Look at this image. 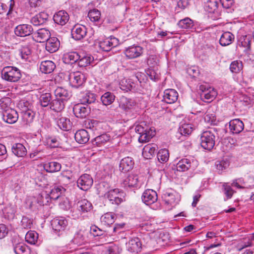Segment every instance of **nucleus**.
I'll return each mask as SVG.
<instances>
[{
  "mask_svg": "<svg viewBox=\"0 0 254 254\" xmlns=\"http://www.w3.org/2000/svg\"><path fill=\"white\" fill-rule=\"evenodd\" d=\"M135 131L140 134L138 141L140 142H146L155 135L154 127H149L146 126L144 122L137 125L135 127Z\"/></svg>",
  "mask_w": 254,
  "mask_h": 254,
  "instance_id": "nucleus-1",
  "label": "nucleus"
},
{
  "mask_svg": "<svg viewBox=\"0 0 254 254\" xmlns=\"http://www.w3.org/2000/svg\"><path fill=\"white\" fill-rule=\"evenodd\" d=\"M1 74L3 79L10 82H16L21 77L20 70L14 66L4 67L1 70Z\"/></svg>",
  "mask_w": 254,
  "mask_h": 254,
  "instance_id": "nucleus-2",
  "label": "nucleus"
},
{
  "mask_svg": "<svg viewBox=\"0 0 254 254\" xmlns=\"http://www.w3.org/2000/svg\"><path fill=\"white\" fill-rule=\"evenodd\" d=\"M216 132L214 129L206 130L201 133V146L205 149L210 150L215 145Z\"/></svg>",
  "mask_w": 254,
  "mask_h": 254,
  "instance_id": "nucleus-3",
  "label": "nucleus"
},
{
  "mask_svg": "<svg viewBox=\"0 0 254 254\" xmlns=\"http://www.w3.org/2000/svg\"><path fill=\"white\" fill-rule=\"evenodd\" d=\"M199 90L201 91L200 98L205 102L209 103L213 101L217 95V92L213 87L207 85H200Z\"/></svg>",
  "mask_w": 254,
  "mask_h": 254,
  "instance_id": "nucleus-4",
  "label": "nucleus"
},
{
  "mask_svg": "<svg viewBox=\"0 0 254 254\" xmlns=\"http://www.w3.org/2000/svg\"><path fill=\"white\" fill-rule=\"evenodd\" d=\"M68 80L72 87L78 88L85 82L86 77L80 71L72 72L68 75Z\"/></svg>",
  "mask_w": 254,
  "mask_h": 254,
  "instance_id": "nucleus-5",
  "label": "nucleus"
},
{
  "mask_svg": "<svg viewBox=\"0 0 254 254\" xmlns=\"http://www.w3.org/2000/svg\"><path fill=\"white\" fill-rule=\"evenodd\" d=\"M122 184L125 188H137L141 185L138 175L134 174H129L123 181Z\"/></svg>",
  "mask_w": 254,
  "mask_h": 254,
  "instance_id": "nucleus-6",
  "label": "nucleus"
},
{
  "mask_svg": "<svg viewBox=\"0 0 254 254\" xmlns=\"http://www.w3.org/2000/svg\"><path fill=\"white\" fill-rule=\"evenodd\" d=\"M93 180L92 177L87 174L82 175L77 181L78 187L83 190L86 191L92 186Z\"/></svg>",
  "mask_w": 254,
  "mask_h": 254,
  "instance_id": "nucleus-7",
  "label": "nucleus"
},
{
  "mask_svg": "<svg viewBox=\"0 0 254 254\" xmlns=\"http://www.w3.org/2000/svg\"><path fill=\"white\" fill-rule=\"evenodd\" d=\"M141 243L137 237L131 238L126 243V248L128 252L132 254H137L141 249Z\"/></svg>",
  "mask_w": 254,
  "mask_h": 254,
  "instance_id": "nucleus-8",
  "label": "nucleus"
},
{
  "mask_svg": "<svg viewBox=\"0 0 254 254\" xmlns=\"http://www.w3.org/2000/svg\"><path fill=\"white\" fill-rule=\"evenodd\" d=\"M107 198L112 204H120L123 199L121 197V194L118 189L111 190L105 194Z\"/></svg>",
  "mask_w": 254,
  "mask_h": 254,
  "instance_id": "nucleus-9",
  "label": "nucleus"
},
{
  "mask_svg": "<svg viewBox=\"0 0 254 254\" xmlns=\"http://www.w3.org/2000/svg\"><path fill=\"white\" fill-rule=\"evenodd\" d=\"M33 29L30 24H19L14 28V33L18 37H24L32 34Z\"/></svg>",
  "mask_w": 254,
  "mask_h": 254,
  "instance_id": "nucleus-10",
  "label": "nucleus"
},
{
  "mask_svg": "<svg viewBox=\"0 0 254 254\" xmlns=\"http://www.w3.org/2000/svg\"><path fill=\"white\" fill-rule=\"evenodd\" d=\"M119 44V40L114 37L106 39L99 43L101 49L105 52L110 51L113 48L117 47Z\"/></svg>",
  "mask_w": 254,
  "mask_h": 254,
  "instance_id": "nucleus-11",
  "label": "nucleus"
},
{
  "mask_svg": "<svg viewBox=\"0 0 254 254\" xmlns=\"http://www.w3.org/2000/svg\"><path fill=\"white\" fill-rule=\"evenodd\" d=\"M51 33L46 28H41L34 32L33 39L37 42L42 43L47 41L50 38Z\"/></svg>",
  "mask_w": 254,
  "mask_h": 254,
  "instance_id": "nucleus-12",
  "label": "nucleus"
},
{
  "mask_svg": "<svg viewBox=\"0 0 254 254\" xmlns=\"http://www.w3.org/2000/svg\"><path fill=\"white\" fill-rule=\"evenodd\" d=\"M143 53V48L139 46H132L126 48L124 54L128 59H133L140 57Z\"/></svg>",
  "mask_w": 254,
  "mask_h": 254,
  "instance_id": "nucleus-13",
  "label": "nucleus"
},
{
  "mask_svg": "<svg viewBox=\"0 0 254 254\" xmlns=\"http://www.w3.org/2000/svg\"><path fill=\"white\" fill-rule=\"evenodd\" d=\"M142 201L146 205H150L157 200V194L155 191L151 189L145 190L141 196Z\"/></svg>",
  "mask_w": 254,
  "mask_h": 254,
  "instance_id": "nucleus-14",
  "label": "nucleus"
},
{
  "mask_svg": "<svg viewBox=\"0 0 254 254\" xmlns=\"http://www.w3.org/2000/svg\"><path fill=\"white\" fill-rule=\"evenodd\" d=\"M86 27L81 25H75L71 30L72 37L76 40L83 38L86 35Z\"/></svg>",
  "mask_w": 254,
  "mask_h": 254,
  "instance_id": "nucleus-15",
  "label": "nucleus"
},
{
  "mask_svg": "<svg viewBox=\"0 0 254 254\" xmlns=\"http://www.w3.org/2000/svg\"><path fill=\"white\" fill-rule=\"evenodd\" d=\"M67 220L63 217L55 218L52 221L51 225L53 229L57 232L64 230L67 225Z\"/></svg>",
  "mask_w": 254,
  "mask_h": 254,
  "instance_id": "nucleus-16",
  "label": "nucleus"
},
{
  "mask_svg": "<svg viewBox=\"0 0 254 254\" xmlns=\"http://www.w3.org/2000/svg\"><path fill=\"white\" fill-rule=\"evenodd\" d=\"M178 25L185 32H192L195 29L193 21L189 17L180 20Z\"/></svg>",
  "mask_w": 254,
  "mask_h": 254,
  "instance_id": "nucleus-17",
  "label": "nucleus"
},
{
  "mask_svg": "<svg viewBox=\"0 0 254 254\" xmlns=\"http://www.w3.org/2000/svg\"><path fill=\"white\" fill-rule=\"evenodd\" d=\"M18 119V115L17 111L13 109H9L2 114L3 120L8 124H14Z\"/></svg>",
  "mask_w": 254,
  "mask_h": 254,
  "instance_id": "nucleus-18",
  "label": "nucleus"
},
{
  "mask_svg": "<svg viewBox=\"0 0 254 254\" xmlns=\"http://www.w3.org/2000/svg\"><path fill=\"white\" fill-rule=\"evenodd\" d=\"M178 98V93L173 89H167L164 92L163 100L168 104L175 103Z\"/></svg>",
  "mask_w": 254,
  "mask_h": 254,
  "instance_id": "nucleus-19",
  "label": "nucleus"
},
{
  "mask_svg": "<svg viewBox=\"0 0 254 254\" xmlns=\"http://www.w3.org/2000/svg\"><path fill=\"white\" fill-rule=\"evenodd\" d=\"M244 123L239 119L232 120L229 122V128L233 134L240 133L244 129Z\"/></svg>",
  "mask_w": 254,
  "mask_h": 254,
  "instance_id": "nucleus-20",
  "label": "nucleus"
},
{
  "mask_svg": "<svg viewBox=\"0 0 254 254\" xmlns=\"http://www.w3.org/2000/svg\"><path fill=\"white\" fill-rule=\"evenodd\" d=\"M69 18V15L66 11L60 10L55 14L53 19L56 23L63 26L68 22Z\"/></svg>",
  "mask_w": 254,
  "mask_h": 254,
  "instance_id": "nucleus-21",
  "label": "nucleus"
},
{
  "mask_svg": "<svg viewBox=\"0 0 254 254\" xmlns=\"http://www.w3.org/2000/svg\"><path fill=\"white\" fill-rule=\"evenodd\" d=\"M88 232L86 230H80L74 235L73 242L77 245H81L88 241L87 235Z\"/></svg>",
  "mask_w": 254,
  "mask_h": 254,
  "instance_id": "nucleus-22",
  "label": "nucleus"
},
{
  "mask_svg": "<svg viewBox=\"0 0 254 254\" xmlns=\"http://www.w3.org/2000/svg\"><path fill=\"white\" fill-rule=\"evenodd\" d=\"M55 95L57 99L65 102L71 97V92L64 88L58 87L55 90Z\"/></svg>",
  "mask_w": 254,
  "mask_h": 254,
  "instance_id": "nucleus-23",
  "label": "nucleus"
},
{
  "mask_svg": "<svg viewBox=\"0 0 254 254\" xmlns=\"http://www.w3.org/2000/svg\"><path fill=\"white\" fill-rule=\"evenodd\" d=\"M157 149L158 147L156 144H147L142 149V155L147 159H151L155 155Z\"/></svg>",
  "mask_w": 254,
  "mask_h": 254,
  "instance_id": "nucleus-24",
  "label": "nucleus"
},
{
  "mask_svg": "<svg viewBox=\"0 0 254 254\" xmlns=\"http://www.w3.org/2000/svg\"><path fill=\"white\" fill-rule=\"evenodd\" d=\"M58 177L59 181L64 185H67L75 180L73 174L70 170L63 171Z\"/></svg>",
  "mask_w": 254,
  "mask_h": 254,
  "instance_id": "nucleus-25",
  "label": "nucleus"
},
{
  "mask_svg": "<svg viewBox=\"0 0 254 254\" xmlns=\"http://www.w3.org/2000/svg\"><path fill=\"white\" fill-rule=\"evenodd\" d=\"M49 15L45 12H41L32 17L31 23L35 26H39L45 23L48 20Z\"/></svg>",
  "mask_w": 254,
  "mask_h": 254,
  "instance_id": "nucleus-26",
  "label": "nucleus"
},
{
  "mask_svg": "<svg viewBox=\"0 0 254 254\" xmlns=\"http://www.w3.org/2000/svg\"><path fill=\"white\" fill-rule=\"evenodd\" d=\"M60 41L56 37H51L46 41V49L51 53L56 52L60 47Z\"/></svg>",
  "mask_w": 254,
  "mask_h": 254,
  "instance_id": "nucleus-27",
  "label": "nucleus"
},
{
  "mask_svg": "<svg viewBox=\"0 0 254 254\" xmlns=\"http://www.w3.org/2000/svg\"><path fill=\"white\" fill-rule=\"evenodd\" d=\"M134 166V161L133 159L130 157H127L120 162V169L122 172H127L131 170Z\"/></svg>",
  "mask_w": 254,
  "mask_h": 254,
  "instance_id": "nucleus-28",
  "label": "nucleus"
},
{
  "mask_svg": "<svg viewBox=\"0 0 254 254\" xmlns=\"http://www.w3.org/2000/svg\"><path fill=\"white\" fill-rule=\"evenodd\" d=\"M73 112L75 116L79 118H85L88 114L87 108L84 106V104L75 105L73 108Z\"/></svg>",
  "mask_w": 254,
  "mask_h": 254,
  "instance_id": "nucleus-29",
  "label": "nucleus"
},
{
  "mask_svg": "<svg viewBox=\"0 0 254 254\" xmlns=\"http://www.w3.org/2000/svg\"><path fill=\"white\" fill-rule=\"evenodd\" d=\"M75 140L80 144H85L89 140L88 132L84 129L78 130L74 134Z\"/></svg>",
  "mask_w": 254,
  "mask_h": 254,
  "instance_id": "nucleus-30",
  "label": "nucleus"
},
{
  "mask_svg": "<svg viewBox=\"0 0 254 254\" xmlns=\"http://www.w3.org/2000/svg\"><path fill=\"white\" fill-rule=\"evenodd\" d=\"M218 0H208L205 5V10L209 13H213L216 15V17L220 15L218 9Z\"/></svg>",
  "mask_w": 254,
  "mask_h": 254,
  "instance_id": "nucleus-31",
  "label": "nucleus"
},
{
  "mask_svg": "<svg viewBox=\"0 0 254 254\" xmlns=\"http://www.w3.org/2000/svg\"><path fill=\"white\" fill-rule=\"evenodd\" d=\"M110 136L107 133H103L95 137L92 143L93 146L100 147L105 144L110 140Z\"/></svg>",
  "mask_w": 254,
  "mask_h": 254,
  "instance_id": "nucleus-32",
  "label": "nucleus"
},
{
  "mask_svg": "<svg viewBox=\"0 0 254 254\" xmlns=\"http://www.w3.org/2000/svg\"><path fill=\"white\" fill-rule=\"evenodd\" d=\"M56 68V65L51 61H44L41 62L40 66L41 71L45 74L52 72Z\"/></svg>",
  "mask_w": 254,
  "mask_h": 254,
  "instance_id": "nucleus-33",
  "label": "nucleus"
},
{
  "mask_svg": "<svg viewBox=\"0 0 254 254\" xmlns=\"http://www.w3.org/2000/svg\"><path fill=\"white\" fill-rule=\"evenodd\" d=\"M79 56L78 64L80 67H86L93 61V57L89 54L81 53Z\"/></svg>",
  "mask_w": 254,
  "mask_h": 254,
  "instance_id": "nucleus-34",
  "label": "nucleus"
},
{
  "mask_svg": "<svg viewBox=\"0 0 254 254\" xmlns=\"http://www.w3.org/2000/svg\"><path fill=\"white\" fill-rule=\"evenodd\" d=\"M57 124L60 129L64 131H67L71 129V124L69 119L61 117L58 118Z\"/></svg>",
  "mask_w": 254,
  "mask_h": 254,
  "instance_id": "nucleus-35",
  "label": "nucleus"
},
{
  "mask_svg": "<svg viewBox=\"0 0 254 254\" xmlns=\"http://www.w3.org/2000/svg\"><path fill=\"white\" fill-rule=\"evenodd\" d=\"M135 105L134 101L131 99L122 96L120 98L119 106L125 111L131 109Z\"/></svg>",
  "mask_w": 254,
  "mask_h": 254,
  "instance_id": "nucleus-36",
  "label": "nucleus"
},
{
  "mask_svg": "<svg viewBox=\"0 0 254 254\" xmlns=\"http://www.w3.org/2000/svg\"><path fill=\"white\" fill-rule=\"evenodd\" d=\"M234 40V35L230 32H224L219 40V43L222 46L230 45Z\"/></svg>",
  "mask_w": 254,
  "mask_h": 254,
  "instance_id": "nucleus-37",
  "label": "nucleus"
},
{
  "mask_svg": "<svg viewBox=\"0 0 254 254\" xmlns=\"http://www.w3.org/2000/svg\"><path fill=\"white\" fill-rule=\"evenodd\" d=\"M60 163L52 161L46 163L44 164V168L47 172L54 173L59 171L61 169Z\"/></svg>",
  "mask_w": 254,
  "mask_h": 254,
  "instance_id": "nucleus-38",
  "label": "nucleus"
},
{
  "mask_svg": "<svg viewBox=\"0 0 254 254\" xmlns=\"http://www.w3.org/2000/svg\"><path fill=\"white\" fill-rule=\"evenodd\" d=\"M120 85L121 89L126 91L136 89L135 84L130 79L124 78L122 79L120 83Z\"/></svg>",
  "mask_w": 254,
  "mask_h": 254,
  "instance_id": "nucleus-39",
  "label": "nucleus"
},
{
  "mask_svg": "<svg viewBox=\"0 0 254 254\" xmlns=\"http://www.w3.org/2000/svg\"><path fill=\"white\" fill-rule=\"evenodd\" d=\"M12 152L16 156L23 157L26 154L27 150L23 144L16 143L12 147Z\"/></svg>",
  "mask_w": 254,
  "mask_h": 254,
  "instance_id": "nucleus-40",
  "label": "nucleus"
},
{
  "mask_svg": "<svg viewBox=\"0 0 254 254\" xmlns=\"http://www.w3.org/2000/svg\"><path fill=\"white\" fill-rule=\"evenodd\" d=\"M191 167V161L187 158H184L180 160L176 165V169L178 171L185 172Z\"/></svg>",
  "mask_w": 254,
  "mask_h": 254,
  "instance_id": "nucleus-41",
  "label": "nucleus"
},
{
  "mask_svg": "<svg viewBox=\"0 0 254 254\" xmlns=\"http://www.w3.org/2000/svg\"><path fill=\"white\" fill-rule=\"evenodd\" d=\"M39 203L40 205H44L43 202L39 201L34 196H27L25 200V204L26 208L34 210L36 207V204Z\"/></svg>",
  "mask_w": 254,
  "mask_h": 254,
  "instance_id": "nucleus-42",
  "label": "nucleus"
},
{
  "mask_svg": "<svg viewBox=\"0 0 254 254\" xmlns=\"http://www.w3.org/2000/svg\"><path fill=\"white\" fill-rule=\"evenodd\" d=\"M76 204L78 206V208L80 209V211L82 213L90 211L92 208L91 203L87 199L81 200Z\"/></svg>",
  "mask_w": 254,
  "mask_h": 254,
  "instance_id": "nucleus-43",
  "label": "nucleus"
},
{
  "mask_svg": "<svg viewBox=\"0 0 254 254\" xmlns=\"http://www.w3.org/2000/svg\"><path fill=\"white\" fill-rule=\"evenodd\" d=\"M49 108L55 112H60L64 108V102L56 98L55 99L52 100Z\"/></svg>",
  "mask_w": 254,
  "mask_h": 254,
  "instance_id": "nucleus-44",
  "label": "nucleus"
},
{
  "mask_svg": "<svg viewBox=\"0 0 254 254\" xmlns=\"http://www.w3.org/2000/svg\"><path fill=\"white\" fill-rule=\"evenodd\" d=\"M19 52L21 59L25 61L31 58L32 51L30 46L28 45H22L19 49Z\"/></svg>",
  "mask_w": 254,
  "mask_h": 254,
  "instance_id": "nucleus-45",
  "label": "nucleus"
},
{
  "mask_svg": "<svg viewBox=\"0 0 254 254\" xmlns=\"http://www.w3.org/2000/svg\"><path fill=\"white\" fill-rule=\"evenodd\" d=\"M65 191V189L62 186H56L50 191L51 199L56 200Z\"/></svg>",
  "mask_w": 254,
  "mask_h": 254,
  "instance_id": "nucleus-46",
  "label": "nucleus"
},
{
  "mask_svg": "<svg viewBox=\"0 0 254 254\" xmlns=\"http://www.w3.org/2000/svg\"><path fill=\"white\" fill-rule=\"evenodd\" d=\"M115 99V95L110 92H106L101 97V100L104 105L108 106L114 102Z\"/></svg>",
  "mask_w": 254,
  "mask_h": 254,
  "instance_id": "nucleus-47",
  "label": "nucleus"
},
{
  "mask_svg": "<svg viewBox=\"0 0 254 254\" xmlns=\"http://www.w3.org/2000/svg\"><path fill=\"white\" fill-rule=\"evenodd\" d=\"M102 123L95 120H89L86 121L85 125L87 128L92 130H98L102 128Z\"/></svg>",
  "mask_w": 254,
  "mask_h": 254,
  "instance_id": "nucleus-48",
  "label": "nucleus"
},
{
  "mask_svg": "<svg viewBox=\"0 0 254 254\" xmlns=\"http://www.w3.org/2000/svg\"><path fill=\"white\" fill-rule=\"evenodd\" d=\"M34 117V113L30 110L22 111V119L24 125H27L33 122Z\"/></svg>",
  "mask_w": 254,
  "mask_h": 254,
  "instance_id": "nucleus-49",
  "label": "nucleus"
},
{
  "mask_svg": "<svg viewBox=\"0 0 254 254\" xmlns=\"http://www.w3.org/2000/svg\"><path fill=\"white\" fill-rule=\"evenodd\" d=\"M79 58V54L76 52H70L64 55L65 62L71 64L78 62Z\"/></svg>",
  "mask_w": 254,
  "mask_h": 254,
  "instance_id": "nucleus-50",
  "label": "nucleus"
},
{
  "mask_svg": "<svg viewBox=\"0 0 254 254\" xmlns=\"http://www.w3.org/2000/svg\"><path fill=\"white\" fill-rule=\"evenodd\" d=\"M146 72L150 79L153 81H157L160 78V72L157 67H149L147 70H146Z\"/></svg>",
  "mask_w": 254,
  "mask_h": 254,
  "instance_id": "nucleus-51",
  "label": "nucleus"
},
{
  "mask_svg": "<svg viewBox=\"0 0 254 254\" xmlns=\"http://www.w3.org/2000/svg\"><path fill=\"white\" fill-rule=\"evenodd\" d=\"M96 100V95L90 92H86L80 99L82 104H91L94 103Z\"/></svg>",
  "mask_w": 254,
  "mask_h": 254,
  "instance_id": "nucleus-52",
  "label": "nucleus"
},
{
  "mask_svg": "<svg viewBox=\"0 0 254 254\" xmlns=\"http://www.w3.org/2000/svg\"><path fill=\"white\" fill-rule=\"evenodd\" d=\"M14 251L16 254H30V250L23 243H18L14 247Z\"/></svg>",
  "mask_w": 254,
  "mask_h": 254,
  "instance_id": "nucleus-53",
  "label": "nucleus"
},
{
  "mask_svg": "<svg viewBox=\"0 0 254 254\" xmlns=\"http://www.w3.org/2000/svg\"><path fill=\"white\" fill-rule=\"evenodd\" d=\"M52 101V96L50 93H45L42 94L39 98V101L41 106L47 107L50 106Z\"/></svg>",
  "mask_w": 254,
  "mask_h": 254,
  "instance_id": "nucleus-54",
  "label": "nucleus"
},
{
  "mask_svg": "<svg viewBox=\"0 0 254 254\" xmlns=\"http://www.w3.org/2000/svg\"><path fill=\"white\" fill-rule=\"evenodd\" d=\"M38 234L37 232L33 231H28L25 235L26 241L30 244H35L37 242Z\"/></svg>",
  "mask_w": 254,
  "mask_h": 254,
  "instance_id": "nucleus-55",
  "label": "nucleus"
},
{
  "mask_svg": "<svg viewBox=\"0 0 254 254\" xmlns=\"http://www.w3.org/2000/svg\"><path fill=\"white\" fill-rule=\"evenodd\" d=\"M11 104V99L8 97H4L0 99V111L3 114L9 109H12L10 107Z\"/></svg>",
  "mask_w": 254,
  "mask_h": 254,
  "instance_id": "nucleus-56",
  "label": "nucleus"
},
{
  "mask_svg": "<svg viewBox=\"0 0 254 254\" xmlns=\"http://www.w3.org/2000/svg\"><path fill=\"white\" fill-rule=\"evenodd\" d=\"M115 215L112 213H107L101 217L102 223L105 225H109L114 222Z\"/></svg>",
  "mask_w": 254,
  "mask_h": 254,
  "instance_id": "nucleus-57",
  "label": "nucleus"
},
{
  "mask_svg": "<svg viewBox=\"0 0 254 254\" xmlns=\"http://www.w3.org/2000/svg\"><path fill=\"white\" fill-rule=\"evenodd\" d=\"M88 16L91 21L98 22L101 18V12L97 9L94 8L89 11Z\"/></svg>",
  "mask_w": 254,
  "mask_h": 254,
  "instance_id": "nucleus-58",
  "label": "nucleus"
},
{
  "mask_svg": "<svg viewBox=\"0 0 254 254\" xmlns=\"http://www.w3.org/2000/svg\"><path fill=\"white\" fill-rule=\"evenodd\" d=\"M169 158V151L166 149H161L157 153V158L161 163L166 162Z\"/></svg>",
  "mask_w": 254,
  "mask_h": 254,
  "instance_id": "nucleus-59",
  "label": "nucleus"
},
{
  "mask_svg": "<svg viewBox=\"0 0 254 254\" xmlns=\"http://www.w3.org/2000/svg\"><path fill=\"white\" fill-rule=\"evenodd\" d=\"M163 199L166 203L170 205H175L177 203L175 195L173 193L166 192L163 195Z\"/></svg>",
  "mask_w": 254,
  "mask_h": 254,
  "instance_id": "nucleus-60",
  "label": "nucleus"
},
{
  "mask_svg": "<svg viewBox=\"0 0 254 254\" xmlns=\"http://www.w3.org/2000/svg\"><path fill=\"white\" fill-rule=\"evenodd\" d=\"M193 129L192 125L189 124H184L180 127L179 130L182 135H189L191 133Z\"/></svg>",
  "mask_w": 254,
  "mask_h": 254,
  "instance_id": "nucleus-61",
  "label": "nucleus"
},
{
  "mask_svg": "<svg viewBox=\"0 0 254 254\" xmlns=\"http://www.w3.org/2000/svg\"><path fill=\"white\" fill-rule=\"evenodd\" d=\"M222 191L226 196V199H230L232 197L234 193V190L227 183H224L222 185Z\"/></svg>",
  "mask_w": 254,
  "mask_h": 254,
  "instance_id": "nucleus-62",
  "label": "nucleus"
},
{
  "mask_svg": "<svg viewBox=\"0 0 254 254\" xmlns=\"http://www.w3.org/2000/svg\"><path fill=\"white\" fill-rule=\"evenodd\" d=\"M243 68L242 62L235 61L233 62L230 65V69L233 73H238Z\"/></svg>",
  "mask_w": 254,
  "mask_h": 254,
  "instance_id": "nucleus-63",
  "label": "nucleus"
},
{
  "mask_svg": "<svg viewBox=\"0 0 254 254\" xmlns=\"http://www.w3.org/2000/svg\"><path fill=\"white\" fill-rule=\"evenodd\" d=\"M69 216L74 219H79L81 217L82 213L80 211V209L78 208L76 204L74 205L71 209L69 212Z\"/></svg>",
  "mask_w": 254,
  "mask_h": 254,
  "instance_id": "nucleus-64",
  "label": "nucleus"
}]
</instances>
